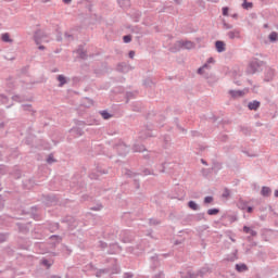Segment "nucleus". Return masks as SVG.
<instances>
[{
  "mask_svg": "<svg viewBox=\"0 0 278 278\" xmlns=\"http://www.w3.org/2000/svg\"><path fill=\"white\" fill-rule=\"evenodd\" d=\"M262 66H264V61L260 59H253L250 61L245 73L247 75H255V73H260V71H262Z\"/></svg>",
  "mask_w": 278,
  "mask_h": 278,
  "instance_id": "nucleus-1",
  "label": "nucleus"
},
{
  "mask_svg": "<svg viewBox=\"0 0 278 278\" xmlns=\"http://www.w3.org/2000/svg\"><path fill=\"white\" fill-rule=\"evenodd\" d=\"M114 149L117 152V155H121L122 157H125V155L129 153V148L123 141H119L118 143H116Z\"/></svg>",
  "mask_w": 278,
  "mask_h": 278,
  "instance_id": "nucleus-2",
  "label": "nucleus"
},
{
  "mask_svg": "<svg viewBox=\"0 0 278 278\" xmlns=\"http://www.w3.org/2000/svg\"><path fill=\"white\" fill-rule=\"evenodd\" d=\"M212 273V269L210 267H202L197 274H192L191 271H188L189 278H203L205 275Z\"/></svg>",
  "mask_w": 278,
  "mask_h": 278,
  "instance_id": "nucleus-3",
  "label": "nucleus"
},
{
  "mask_svg": "<svg viewBox=\"0 0 278 278\" xmlns=\"http://www.w3.org/2000/svg\"><path fill=\"white\" fill-rule=\"evenodd\" d=\"M127 252L134 253V255H140L141 253H144V245L142 244V241L136 247L127 248Z\"/></svg>",
  "mask_w": 278,
  "mask_h": 278,
  "instance_id": "nucleus-4",
  "label": "nucleus"
},
{
  "mask_svg": "<svg viewBox=\"0 0 278 278\" xmlns=\"http://www.w3.org/2000/svg\"><path fill=\"white\" fill-rule=\"evenodd\" d=\"M47 41V33L45 30L37 28L36 30V45Z\"/></svg>",
  "mask_w": 278,
  "mask_h": 278,
  "instance_id": "nucleus-5",
  "label": "nucleus"
},
{
  "mask_svg": "<svg viewBox=\"0 0 278 278\" xmlns=\"http://www.w3.org/2000/svg\"><path fill=\"white\" fill-rule=\"evenodd\" d=\"M108 249V255H116V253L123 251V248L118 243H111Z\"/></svg>",
  "mask_w": 278,
  "mask_h": 278,
  "instance_id": "nucleus-6",
  "label": "nucleus"
},
{
  "mask_svg": "<svg viewBox=\"0 0 278 278\" xmlns=\"http://www.w3.org/2000/svg\"><path fill=\"white\" fill-rule=\"evenodd\" d=\"M121 242H124V244H128L129 242H134V237H131V233L129 231H123L121 233Z\"/></svg>",
  "mask_w": 278,
  "mask_h": 278,
  "instance_id": "nucleus-7",
  "label": "nucleus"
},
{
  "mask_svg": "<svg viewBox=\"0 0 278 278\" xmlns=\"http://www.w3.org/2000/svg\"><path fill=\"white\" fill-rule=\"evenodd\" d=\"M70 134H71V136H73V138H79V137L84 136V128L78 127V126L73 127V128H71Z\"/></svg>",
  "mask_w": 278,
  "mask_h": 278,
  "instance_id": "nucleus-8",
  "label": "nucleus"
},
{
  "mask_svg": "<svg viewBox=\"0 0 278 278\" xmlns=\"http://www.w3.org/2000/svg\"><path fill=\"white\" fill-rule=\"evenodd\" d=\"M275 79V70L267 67L265 71L264 81H273Z\"/></svg>",
  "mask_w": 278,
  "mask_h": 278,
  "instance_id": "nucleus-9",
  "label": "nucleus"
},
{
  "mask_svg": "<svg viewBox=\"0 0 278 278\" xmlns=\"http://www.w3.org/2000/svg\"><path fill=\"white\" fill-rule=\"evenodd\" d=\"M40 266H43V268H47V270H49V268H51V266H53V260L52 258H47V257H42L39 262Z\"/></svg>",
  "mask_w": 278,
  "mask_h": 278,
  "instance_id": "nucleus-10",
  "label": "nucleus"
},
{
  "mask_svg": "<svg viewBox=\"0 0 278 278\" xmlns=\"http://www.w3.org/2000/svg\"><path fill=\"white\" fill-rule=\"evenodd\" d=\"M228 93L230 94V97H232V99H240L245 94L244 90H233V89H230Z\"/></svg>",
  "mask_w": 278,
  "mask_h": 278,
  "instance_id": "nucleus-11",
  "label": "nucleus"
},
{
  "mask_svg": "<svg viewBox=\"0 0 278 278\" xmlns=\"http://www.w3.org/2000/svg\"><path fill=\"white\" fill-rule=\"evenodd\" d=\"M108 174V172L106 170H101V168H97L96 169V172H91L90 174H89V177L91 178V179H99V176L100 175H106Z\"/></svg>",
  "mask_w": 278,
  "mask_h": 278,
  "instance_id": "nucleus-12",
  "label": "nucleus"
},
{
  "mask_svg": "<svg viewBox=\"0 0 278 278\" xmlns=\"http://www.w3.org/2000/svg\"><path fill=\"white\" fill-rule=\"evenodd\" d=\"M215 49L217 51V53H224V51H226V45L224 43V41L222 40H217L215 42Z\"/></svg>",
  "mask_w": 278,
  "mask_h": 278,
  "instance_id": "nucleus-13",
  "label": "nucleus"
},
{
  "mask_svg": "<svg viewBox=\"0 0 278 278\" xmlns=\"http://www.w3.org/2000/svg\"><path fill=\"white\" fill-rule=\"evenodd\" d=\"M151 268L155 270V268H159L160 266V256L155 254L154 256H151Z\"/></svg>",
  "mask_w": 278,
  "mask_h": 278,
  "instance_id": "nucleus-14",
  "label": "nucleus"
},
{
  "mask_svg": "<svg viewBox=\"0 0 278 278\" xmlns=\"http://www.w3.org/2000/svg\"><path fill=\"white\" fill-rule=\"evenodd\" d=\"M260 105H262V103L257 100H253L248 103L249 110H253L254 112H257V110H260Z\"/></svg>",
  "mask_w": 278,
  "mask_h": 278,
  "instance_id": "nucleus-15",
  "label": "nucleus"
},
{
  "mask_svg": "<svg viewBox=\"0 0 278 278\" xmlns=\"http://www.w3.org/2000/svg\"><path fill=\"white\" fill-rule=\"evenodd\" d=\"M177 45L184 49H194V42L192 41H178Z\"/></svg>",
  "mask_w": 278,
  "mask_h": 278,
  "instance_id": "nucleus-16",
  "label": "nucleus"
},
{
  "mask_svg": "<svg viewBox=\"0 0 278 278\" xmlns=\"http://www.w3.org/2000/svg\"><path fill=\"white\" fill-rule=\"evenodd\" d=\"M143 151H147V148H144L143 144L135 143L132 146V153H143Z\"/></svg>",
  "mask_w": 278,
  "mask_h": 278,
  "instance_id": "nucleus-17",
  "label": "nucleus"
},
{
  "mask_svg": "<svg viewBox=\"0 0 278 278\" xmlns=\"http://www.w3.org/2000/svg\"><path fill=\"white\" fill-rule=\"evenodd\" d=\"M117 71L118 73H127L128 71H130L129 65H127V63L123 62L117 64Z\"/></svg>",
  "mask_w": 278,
  "mask_h": 278,
  "instance_id": "nucleus-18",
  "label": "nucleus"
},
{
  "mask_svg": "<svg viewBox=\"0 0 278 278\" xmlns=\"http://www.w3.org/2000/svg\"><path fill=\"white\" fill-rule=\"evenodd\" d=\"M227 36L230 40H235V38H240V30L233 29L227 33Z\"/></svg>",
  "mask_w": 278,
  "mask_h": 278,
  "instance_id": "nucleus-19",
  "label": "nucleus"
},
{
  "mask_svg": "<svg viewBox=\"0 0 278 278\" xmlns=\"http://www.w3.org/2000/svg\"><path fill=\"white\" fill-rule=\"evenodd\" d=\"M37 253L43 255V253H47V244L45 243H37L36 244Z\"/></svg>",
  "mask_w": 278,
  "mask_h": 278,
  "instance_id": "nucleus-20",
  "label": "nucleus"
},
{
  "mask_svg": "<svg viewBox=\"0 0 278 278\" xmlns=\"http://www.w3.org/2000/svg\"><path fill=\"white\" fill-rule=\"evenodd\" d=\"M22 109L24 110V112H28V114L34 116V105L29 103H25V104H22Z\"/></svg>",
  "mask_w": 278,
  "mask_h": 278,
  "instance_id": "nucleus-21",
  "label": "nucleus"
},
{
  "mask_svg": "<svg viewBox=\"0 0 278 278\" xmlns=\"http://www.w3.org/2000/svg\"><path fill=\"white\" fill-rule=\"evenodd\" d=\"M261 194L262 197H270V194H273V190L270 189V187H262V190H261Z\"/></svg>",
  "mask_w": 278,
  "mask_h": 278,
  "instance_id": "nucleus-22",
  "label": "nucleus"
},
{
  "mask_svg": "<svg viewBox=\"0 0 278 278\" xmlns=\"http://www.w3.org/2000/svg\"><path fill=\"white\" fill-rule=\"evenodd\" d=\"M1 40H2V42H9L10 45H12V42H14V39L10 38V33L2 34Z\"/></svg>",
  "mask_w": 278,
  "mask_h": 278,
  "instance_id": "nucleus-23",
  "label": "nucleus"
},
{
  "mask_svg": "<svg viewBox=\"0 0 278 278\" xmlns=\"http://www.w3.org/2000/svg\"><path fill=\"white\" fill-rule=\"evenodd\" d=\"M188 207H190V210H193V212H199V210H201V206H199V204H197V202L192 200L188 202Z\"/></svg>",
  "mask_w": 278,
  "mask_h": 278,
  "instance_id": "nucleus-24",
  "label": "nucleus"
},
{
  "mask_svg": "<svg viewBox=\"0 0 278 278\" xmlns=\"http://www.w3.org/2000/svg\"><path fill=\"white\" fill-rule=\"evenodd\" d=\"M244 233H250L253 238L257 236V231L251 229L249 226H243Z\"/></svg>",
  "mask_w": 278,
  "mask_h": 278,
  "instance_id": "nucleus-25",
  "label": "nucleus"
},
{
  "mask_svg": "<svg viewBox=\"0 0 278 278\" xmlns=\"http://www.w3.org/2000/svg\"><path fill=\"white\" fill-rule=\"evenodd\" d=\"M248 206L249 203L244 200H239L237 203V207H239V210H247Z\"/></svg>",
  "mask_w": 278,
  "mask_h": 278,
  "instance_id": "nucleus-26",
  "label": "nucleus"
},
{
  "mask_svg": "<svg viewBox=\"0 0 278 278\" xmlns=\"http://www.w3.org/2000/svg\"><path fill=\"white\" fill-rule=\"evenodd\" d=\"M8 238H10V232H0V244L8 242Z\"/></svg>",
  "mask_w": 278,
  "mask_h": 278,
  "instance_id": "nucleus-27",
  "label": "nucleus"
},
{
  "mask_svg": "<svg viewBox=\"0 0 278 278\" xmlns=\"http://www.w3.org/2000/svg\"><path fill=\"white\" fill-rule=\"evenodd\" d=\"M117 3L122 8H129V5H131V0H117Z\"/></svg>",
  "mask_w": 278,
  "mask_h": 278,
  "instance_id": "nucleus-28",
  "label": "nucleus"
},
{
  "mask_svg": "<svg viewBox=\"0 0 278 278\" xmlns=\"http://www.w3.org/2000/svg\"><path fill=\"white\" fill-rule=\"evenodd\" d=\"M236 270H238V273H244V270H249V267H247V264H237Z\"/></svg>",
  "mask_w": 278,
  "mask_h": 278,
  "instance_id": "nucleus-29",
  "label": "nucleus"
},
{
  "mask_svg": "<svg viewBox=\"0 0 278 278\" xmlns=\"http://www.w3.org/2000/svg\"><path fill=\"white\" fill-rule=\"evenodd\" d=\"M149 225H150L151 227H155V226H157V225H162V220H160V219H157V218H150V219H149Z\"/></svg>",
  "mask_w": 278,
  "mask_h": 278,
  "instance_id": "nucleus-30",
  "label": "nucleus"
},
{
  "mask_svg": "<svg viewBox=\"0 0 278 278\" xmlns=\"http://www.w3.org/2000/svg\"><path fill=\"white\" fill-rule=\"evenodd\" d=\"M100 114L102 116V118H104V121H110V118H112V114L108 111H100Z\"/></svg>",
  "mask_w": 278,
  "mask_h": 278,
  "instance_id": "nucleus-31",
  "label": "nucleus"
},
{
  "mask_svg": "<svg viewBox=\"0 0 278 278\" xmlns=\"http://www.w3.org/2000/svg\"><path fill=\"white\" fill-rule=\"evenodd\" d=\"M110 273V269L104 268V269H98L96 273V277H103V275H108Z\"/></svg>",
  "mask_w": 278,
  "mask_h": 278,
  "instance_id": "nucleus-32",
  "label": "nucleus"
},
{
  "mask_svg": "<svg viewBox=\"0 0 278 278\" xmlns=\"http://www.w3.org/2000/svg\"><path fill=\"white\" fill-rule=\"evenodd\" d=\"M58 81L60 83L59 86L60 88H62V86H64L66 84V77H64V75H59L56 77Z\"/></svg>",
  "mask_w": 278,
  "mask_h": 278,
  "instance_id": "nucleus-33",
  "label": "nucleus"
},
{
  "mask_svg": "<svg viewBox=\"0 0 278 278\" xmlns=\"http://www.w3.org/2000/svg\"><path fill=\"white\" fill-rule=\"evenodd\" d=\"M242 8H243V10H251V8H253V2L243 0Z\"/></svg>",
  "mask_w": 278,
  "mask_h": 278,
  "instance_id": "nucleus-34",
  "label": "nucleus"
},
{
  "mask_svg": "<svg viewBox=\"0 0 278 278\" xmlns=\"http://www.w3.org/2000/svg\"><path fill=\"white\" fill-rule=\"evenodd\" d=\"M16 225H17L18 231H21V233H27V231H29L25 225H23L21 223H17Z\"/></svg>",
  "mask_w": 278,
  "mask_h": 278,
  "instance_id": "nucleus-35",
  "label": "nucleus"
},
{
  "mask_svg": "<svg viewBox=\"0 0 278 278\" xmlns=\"http://www.w3.org/2000/svg\"><path fill=\"white\" fill-rule=\"evenodd\" d=\"M77 53H78V55L81 60H87L88 59V54H86V51H84V49H78Z\"/></svg>",
  "mask_w": 278,
  "mask_h": 278,
  "instance_id": "nucleus-36",
  "label": "nucleus"
},
{
  "mask_svg": "<svg viewBox=\"0 0 278 278\" xmlns=\"http://www.w3.org/2000/svg\"><path fill=\"white\" fill-rule=\"evenodd\" d=\"M219 213H220V210H218V208H208L207 210L208 216H216V214H219Z\"/></svg>",
  "mask_w": 278,
  "mask_h": 278,
  "instance_id": "nucleus-37",
  "label": "nucleus"
},
{
  "mask_svg": "<svg viewBox=\"0 0 278 278\" xmlns=\"http://www.w3.org/2000/svg\"><path fill=\"white\" fill-rule=\"evenodd\" d=\"M269 40H270V42H277V40H278V34H277V31H273V33L269 35Z\"/></svg>",
  "mask_w": 278,
  "mask_h": 278,
  "instance_id": "nucleus-38",
  "label": "nucleus"
},
{
  "mask_svg": "<svg viewBox=\"0 0 278 278\" xmlns=\"http://www.w3.org/2000/svg\"><path fill=\"white\" fill-rule=\"evenodd\" d=\"M98 247L101 251H105L109 248L108 243L104 241H99Z\"/></svg>",
  "mask_w": 278,
  "mask_h": 278,
  "instance_id": "nucleus-39",
  "label": "nucleus"
},
{
  "mask_svg": "<svg viewBox=\"0 0 278 278\" xmlns=\"http://www.w3.org/2000/svg\"><path fill=\"white\" fill-rule=\"evenodd\" d=\"M12 100L16 101L17 103H23V101H25V98H23L21 96H13Z\"/></svg>",
  "mask_w": 278,
  "mask_h": 278,
  "instance_id": "nucleus-40",
  "label": "nucleus"
},
{
  "mask_svg": "<svg viewBox=\"0 0 278 278\" xmlns=\"http://www.w3.org/2000/svg\"><path fill=\"white\" fill-rule=\"evenodd\" d=\"M214 202V197L212 195H207L204 198V204L207 205L210 203H213Z\"/></svg>",
  "mask_w": 278,
  "mask_h": 278,
  "instance_id": "nucleus-41",
  "label": "nucleus"
},
{
  "mask_svg": "<svg viewBox=\"0 0 278 278\" xmlns=\"http://www.w3.org/2000/svg\"><path fill=\"white\" fill-rule=\"evenodd\" d=\"M50 240H55L58 243L62 242V238L59 235H52Z\"/></svg>",
  "mask_w": 278,
  "mask_h": 278,
  "instance_id": "nucleus-42",
  "label": "nucleus"
},
{
  "mask_svg": "<svg viewBox=\"0 0 278 278\" xmlns=\"http://www.w3.org/2000/svg\"><path fill=\"white\" fill-rule=\"evenodd\" d=\"M205 219V213H198L195 215V220H204Z\"/></svg>",
  "mask_w": 278,
  "mask_h": 278,
  "instance_id": "nucleus-43",
  "label": "nucleus"
},
{
  "mask_svg": "<svg viewBox=\"0 0 278 278\" xmlns=\"http://www.w3.org/2000/svg\"><path fill=\"white\" fill-rule=\"evenodd\" d=\"M226 218L229 220V223H236L238 220V217L236 215H228Z\"/></svg>",
  "mask_w": 278,
  "mask_h": 278,
  "instance_id": "nucleus-44",
  "label": "nucleus"
},
{
  "mask_svg": "<svg viewBox=\"0 0 278 278\" xmlns=\"http://www.w3.org/2000/svg\"><path fill=\"white\" fill-rule=\"evenodd\" d=\"M231 194V192L229 191V189H225L224 190V192H223V194H222V197L224 198V199H229V195Z\"/></svg>",
  "mask_w": 278,
  "mask_h": 278,
  "instance_id": "nucleus-45",
  "label": "nucleus"
},
{
  "mask_svg": "<svg viewBox=\"0 0 278 278\" xmlns=\"http://www.w3.org/2000/svg\"><path fill=\"white\" fill-rule=\"evenodd\" d=\"M123 40H124V42H125L126 45H128V42H131V35H125V36L123 37Z\"/></svg>",
  "mask_w": 278,
  "mask_h": 278,
  "instance_id": "nucleus-46",
  "label": "nucleus"
},
{
  "mask_svg": "<svg viewBox=\"0 0 278 278\" xmlns=\"http://www.w3.org/2000/svg\"><path fill=\"white\" fill-rule=\"evenodd\" d=\"M131 31H132V34H142V30H141L140 27H138V26H134V27L131 28Z\"/></svg>",
  "mask_w": 278,
  "mask_h": 278,
  "instance_id": "nucleus-47",
  "label": "nucleus"
},
{
  "mask_svg": "<svg viewBox=\"0 0 278 278\" xmlns=\"http://www.w3.org/2000/svg\"><path fill=\"white\" fill-rule=\"evenodd\" d=\"M126 175H127V177H137V175H140V174H136L129 169H126Z\"/></svg>",
  "mask_w": 278,
  "mask_h": 278,
  "instance_id": "nucleus-48",
  "label": "nucleus"
},
{
  "mask_svg": "<svg viewBox=\"0 0 278 278\" xmlns=\"http://www.w3.org/2000/svg\"><path fill=\"white\" fill-rule=\"evenodd\" d=\"M223 27H224V29H233V25H231V24H227V22H223Z\"/></svg>",
  "mask_w": 278,
  "mask_h": 278,
  "instance_id": "nucleus-49",
  "label": "nucleus"
},
{
  "mask_svg": "<svg viewBox=\"0 0 278 278\" xmlns=\"http://www.w3.org/2000/svg\"><path fill=\"white\" fill-rule=\"evenodd\" d=\"M222 11H223V16H229V8L228 7H224L222 9Z\"/></svg>",
  "mask_w": 278,
  "mask_h": 278,
  "instance_id": "nucleus-50",
  "label": "nucleus"
},
{
  "mask_svg": "<svg viewBox=\"0 0 278 278\" xmlns=\"http://www.w3.org/2000/svg\"><path fill=\"white\" fill-rule=\"evenodd\" d=\"M48 164H53L55 162V159L53 157V154H50L47 159Z\"/></svg>",
  "mask_w": 278,
  "mask_h": 278,
  "instance_id": "nucleus-51",
  "label": "nucleus"
},
{
  "mask_svg": "<svg viewBox=\"0 0 278 278\" xmlns=\"http://www.w3.org/2000/svg\"><path fill=\"white\" fill-rule=\"evenodd\" d=\"M152 278H165L164 271H160L159 274L154 275Z\"/></svg>",
  "mask_w": 278,
  "mask_h": 278,
  "instance_id": "nucleus-52",
  "label": "nucleus"
},
{
  "mask_svg": "<svg viewBox=\"0 0 278 278\" xmlns=\"http://www.w3.org/2000/svg\"><path fill=\"white\" fill-rule=\"evenodd\" d=\"M76 127H84L86 125V122L84 121H76Z\"/></svg>",
  "mask_w": 278,
  "mask_h": 278,
  "instance_id": "nucleus-53",
  "label": "nucleus"
},
{
  "mask_svg": "<svg viewBox=\"0 0 278 278\" xmlns=\"http://www.w3.org/2000/svg\"><path fill=\"white\" fill-rule=\"evenodd\" d=\"M142 174H143L144 176H147V175H153V173H152L151 169H149V168L143 169V170H142Z\"/></svg>",
  "mask_w": 278,
  "mask_h": 278,
  "instance_id": "nucleus-54",
  "label": "nucleus"
},
{
  "mask_svg": "<svg viewBox=\"0 0 278 278\" xmlns=\"http://www.w3.org/2000/svg\"><path fill=\"white\" fill-rule=\"evenodd\" d=\"M39 147H41V149H49V143H47V141H42V143L39 144Z\"/></svg>",
  "mask_w": 278,
  "mask_h": 278,
  "instance_id": "nucleus-55",
  "label": "nucleus"
},
{
  "mask_svg": "<svg viewBox=\"0 0 278 278\" xmlns=\"http://www.w3.org/2000/svg\"><path fill=\"white\" fill-rule=\"evenodd\" d=\"M153 84V80H151V78H147L144 80V86H151Z\"/></svg>",
  "mask_w": 278,
  "mask_h": 278,
  "instance_id": "nucleus-56",
  "label": "nucleus"
},
{
  "mask_svg": "<svg viewBox=\"0 0 278 278\" xmlns=\"http://www.w3.org/2000/svg\"><path fill=\"white\" fill-rule=\"evenodd\" d=\"M128 55L131 60H134V58L136 56V52L134 50H130Z\"/></svg>",
  "mask_w": 278,
  "mask_h": 278,
  "instance_id": "nucleus-57",
  "label": "nucleus"
},
{
  "mask_svg": "<svg viewBox=\"0 0 278 278\" xmlns=\"http://www.w3.org/2000/svg\"><path fill=\"white\" fill-rule=\"evenodd\" d=\"M135 187L140 190V180L135 179Z\"/></svg>",
  "mask_w": 278,
  "mask_h": 278,
  "instance_id": "nucleus-58",
  "label": "nucleus"
},
{
  "mask_svg": "<svg viewBox=\"0 0 278 278\" xmlns=\"http://www.w3.org/2000/svg\"><path fill=\"white\" fill-rule=\"evenodd\" d=\"M124 278H134V275L131 273H125Z\"/></svg>",
  "mask_w": 278,
  "mask_h": 278,
  "instance_id": "nucleus-59",
  "label": "nucleus"
},
{
  "mask_svg": "<svg viewBox=\"0 0 278 278\" xmlns=\"http://www.w3.org/2000/svg\"><path fill=\"white\" fill-rule=\"evenodd\" d=\"M191 136H193V138H194V137H197V136H200V132L197 131V130H193V131H191Z\"/></svg>",
  "mask_w": 278,
  "mask_h": 278,
  "instance_id": "nucleus-60",
  "label": "nucleus"
},
{
  "mask_svg": "<svg viewBox=\"0 0 278 278\" xmlns=\"http://www.w3.org/2000/svg\"><path fill=\"white\" fill-rule=\"evenodd\" d=\"M247 212H248V214H252L253 213V208H252V206H247Z\"/></svg>",
  "mask_w": 278,
  "mask_h": 278,
  "instance_id": "nucleus-61",
  "label": "nucleus"
},
{
  "mask_svg": "<svg viewBox=\"0 0 278 278\" xmlns=\"http://www.w3.org/2000/svg\"><path fill=\"white\" fill-rule=\"evenodd\" d=\"M214 62H215L214 58H208L207 61H206V63H208V64H214Z\"/></svg>",
  "mask_w": 278,
  "mask_h": 278,
  "instance_id": "nucleus-62",
  "label": "nucleus"
},
{
  "mask_svg": "<svg viewBox=\"0 0 278 278\" xmlns=\"http://www.w3.org/2000/svg\"><path fill=\"white\" fill-rule=\"evenodd\" d=\"M203 71H204L203 67H199L198 68V75H203Z\"/></svg>",
  "mask_w": 278,
  "mask_h": 278,
  "instance_id": "nucleus-63",
  "label": "nucleus"
},
{
  "mask_svg": "<svg viewBox=\"0 0 278 278\" xmlns=\"http://www.w3.org/2000/svg\"><path fill=\"white\" fill-rule=\"evenodd\" d=\"M202 68L205 71V68H211L210 67V63L208 62H206L203 66H202Z\"/></svg>",
  "mask_w": 278,
  "mask_h": 278,
  "instance_id": "nucleus-64",
  "label": "nucleus"
}]
</instances>
